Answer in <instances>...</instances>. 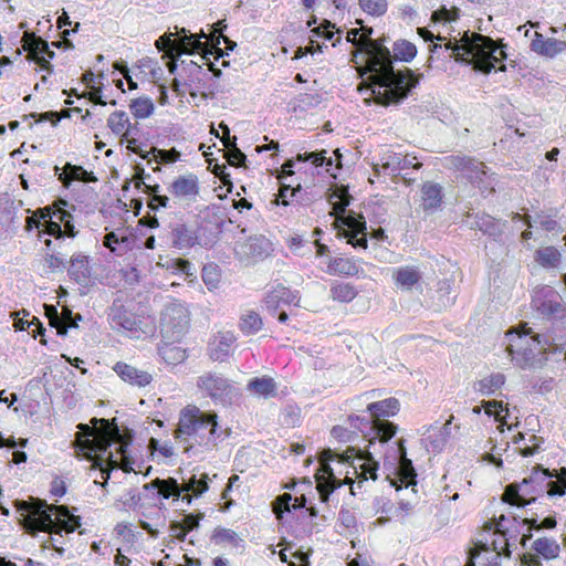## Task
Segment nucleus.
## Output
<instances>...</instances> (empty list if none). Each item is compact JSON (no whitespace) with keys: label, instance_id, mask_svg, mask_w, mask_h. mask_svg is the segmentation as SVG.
<instances>
[{"label":"nucleus","instance_id":"nucleus-1","mask_svg":"<svg viewBox=\"0 0 566 566\" xmlns=\"http://www.w3.org/2000/svg\"><path fill=\"white\" fill-rule=\"evenodd\" d=\"M352 428L358 430L368 441L365 451L356 448L347 449L342 455V462L347 463L358 483L377 479L378 462L375 455H382L385 461L396 467L398 475L407 486L415 484L416 471L410 459L407 458V450L403 441L390 442L397 432V426L390 421H376L370 415L348 417Z\"/></svg>","mask_w":566,"mask_h":566},{"label":"nucleus","instance_id":"nucleus-2","mask_svg":"<svg viewBox=\"0 0 566 566\" xmlns=\"http://www.w3.org/2000/svg\"><path fill=\"white\" fill-rule=\"evenodd\" d=\"M360 24L365 65L359 67L360 75L367 76V90L377 104L388 106L405 99L411 88L416 87L421 74L413 73L410 69L395 71L390 51L380 40H373V28Z\"/></svg>","mask_w":566,"mask_h":566},{"label":"nucleus","instance_id":"nucleus-3","mask_svg":"<svg viewBox=\"0 0 566 566\" xmlns=\"http://www.w3.org/2000/svg\"><path fill=\"white\" fill-rule=\"evenodd\" d=\"M92 427L85 423L77 426L78 431L73 442L74 449L98 469L105 480V486L113 469L126 472L133 470L127 451L129 441L123 437L118 427L105 419H92Z\"/></svg>","mask_w":566,"mask_h":566},{"label":"nucleus","instance_id":"nucleus-4","mask_svg":"<svg viewBox=\"0 0 566 566\" xmlns=\"http://www.w3.org/2000/svg\"><path fill=\"white\" fill-rule=\"evenodd\" d=\"M216 412L202 411L196 406L185 407L179 415L175 439L185 452H198V448L210 450L220 437Z\"/></svg>","mask_w":566,"mask_h":566},{"label":"nucleus","instance_id":"nucleus-5","mask_svg":"<svg viewBox=\"0 0 566 566\" xmlns=\"http://www.w3.org/2000/svg\"><path fill=\"white\" fill-rule=\"evenodd\" d=\"M566 492V468L543 469L537 468L521 483L509 484L502 495L505 503L523 507L547 494L549 496L563 495Z\"/></svg>","mask_w":566,"mask_h":566},{"label":"nucleus","instance_id":"nucleus-6","mask_svg":"<svg viewBox=\"0 0 566 566\" xmlns=\"http://www.w3.org/2000/svg\"><path fill=\"white\" fill-rule=\"evenodd\" d=\"M516 335L521 343L516 350L510 349L514 365L522 369L541 368L547 359L549 338L534 334L526 324L518 327Z\"/></svg>","mask_w":566,"mask_h":566},{"label":"nucleus","instance_id":"nucleus-7","mask_svg":"<svg viewBox=\"0 0 566 566\" xmlns=\"http://www.w3.org/2000/svg\"><path fill=\"white\" fill-rule=\"evenodd\" d=\"M327 199L333 207V210L329 212V214L335 217L334 227L338 229L339 235L354 239L359 233L364 234L366 230V221L364 216H344L346 208L350 205L352 200V196L348 193L347 188L343 186L336 187L328 195Z\"/></svg>","mask_w":566,"mask_h":566},{"label":"nucleus","instance_id":"nucleus-8","mask_svg":"<svg viewBox=\"0 0 566 566\" xmlns=\"http://www.w3.org/2000/svg\"><path fill=\"white\" fill-rule=\"evenodd\" d=\"M475 40L480 42L463 63L472 64L475 71L484 74H489L493 70L505 72L506 66L503 61L507 57L506 45H499L493 39L483 34H476Z\"/></svg>","mask_w":566,"mask_h":566},{"label":"nucleus","instance_id":"nucleus-9","mask_svg":"<svg viewBox=\"0 0 566 566\" xmlns=\"http://www.w3.org/2000/svg\"><path fill=\"white\" fill-rule=\"evenodd\" d=\"M298 302L294 292L282 284H276L265 294L263 310L270 316L289 318V315L292 314L291 306H298Z\"/></svg>","mask_w":566,"mask_h":566},{"label":"nucleus","instance_id":"nucleus-10","mask_svg":"<svg viewBox=\"0 0 566 566\" xmlns=\"http://www.w3.org/2000/svg\"><path fill=\"white\" fill-rule=\"evenodd\" d=\"M66 510L62 506L49 505L44 501H36L29 510L28 517L32 526L40 532L52 533L62 517H66Z\"/></svg>","mask_w":566,"mask_h":566},{"label":"nucleus","instance_id":"nucleus-11","mask_svg":"<svg viewBox=\"0 0 566 566\" xmlns=\"http://www.w3.org/2000/svg\"><path fill=\"white\" fill-rule=\"evenodd\" d=\"M197 386L216 402L230 403L238 395L235 387L224 377L213 373H207L197 380Z\"/></svg>","mask_w":566,"mask_h":566},{"label":"nucleus","instance_id":"nucleus-12","mask_svg":"<svg viewBox=\"0 0 566 566\" xmlns=\"http://www.w3.org/2000/svg\"><path fill=\"white\" fill-rule=\"evenodd\" d=\"M447 160L450 164V168L460 171L463 177L469 179L478 188L481 190L489 189L485 184L488 178V167L484 163L469 156H450Z\"/></svg>","mask_w":566,"mask_h":566},{"label":"nucleus","instance_id":"nucleus-13","mask_svg":"<svg viewBox=\"0 0 566 566\" xmlns=\"http://www.w3.org/2000/svg\"><path fill=\"white\" fill-rule=\"evenodd\" d=\"M23 49L29 56L43 70L52 72L50 60L54 57V52L49 49V44L42 38L33 32H25L22 38Z\"/></svg>","mask_w":566,"mask_h":566},{"label":"nucleus","instance_id":"nucleus-14","mask_svg":"<svg viewBox=\"0 0 566 566\" xmlns=\"http://www.w3.org/2000/svg\"><path fill=\"white\" fill-rule=\"evenodd\" d=\"M168 192L179 201H195L200 192L199 179L193 174L181 175L168 186Z\"/></svg>","mask_w":566,"mask_h":566},{"label":"nucleus","instance_id":"nucleus-15","mask_svg":"<svg viewBox=\"0 0 566 566\" xmlns=\"http://www.w3.org/2000/svg\"><path fill=\"white\" fill-rule=\"evenodd\" d=\"M532 548L536 554L524 553L522 556V565L524 566H543L538 556L545 559H553L558 556L559 545L558 543L548 537H539L534 541Z\"/></svg>","mask_w":566,"mask_h":566},{"label":"nucleus","instance_id":"nucleus-16","mask_svg":"<svg viewBox=\"0 0 566 566\" xmlns=\"http://www.w3.org/2000/svg\"><path fill=\"white\" fill-rule=\"evenodd\" d=\"M167 41L171 49H176V55L191 54L195 51L202 50L203 59L209 60L208 55H214L216 60L223 56V51L217 46L210 49H203L206 44L201 43L195 35H185L179 41L171 40L170 38L161 39Z\"/></svg>","mask_w":566,"mask_h":566},{"label":"nucleus","instance_id":"nucleus-17","mask_svg":"<svg viewBox=\"0 0 566 566\" xmlns=\"http://www.w3.org/2000/svg\"><path fill=\"white\" fill-rule=\"evenodd\" d=\"M235 336L231 331L220 329L211 337L208 346L209 356L214 361H223L233 348Z\"/></svg>","mask_w":566,"mask_h":566},{"label":"nucleus","instance_id":"nucleus-18","mask_svg":"<svg viewBox=\"0 0 566 566\" xmlns=\"http://www.w3.org/2000/svg\"><path fill=\"white\" fill-rule=\"evenodd\" d=\"M532 304L542 315H553L560 308V295L551 286L535 290Z\"/></svg>","mask_w":566,"mask_h":566},{"label":"nucleus","instance_id":"nucleus-19","mask_svg":"<svg viewBox=\"0 0 566 566\" xmlns=\"http://www.w3.org/2000/svg\"><path fill=\"white\" fill-rule=\"evenodd\" d=\"M316 489L319 493L322 502H328L329 495L339 486L343 482L335 475L334 470L326 461H322L319 469L315 474Z\"/></svg>","mask_w":566,"mask_h":566},{"label":"nucleus","instance_id":"nucleus-20","mask_svg":"<svg viewBox=\"0 0 566 566\" xmlns=\"http://www.w3.org/2000/svg\"><path fill=\"white\" fill-rule=\"evenodd\" d=\"M113 369L123 381L132 386L142 388L153 381V375L150 373L123 361L116 363Z\"/></svg>","mask_w":566,"mask_h":566},{"label":"nucleus","instance_id":"nucleus-21","mask_svg":"<svg viewBox=\"0 0 566 566\" xmlns=\"http://www.w3.org/2000/svg\"><path fill=\"white\" fill-rule=\"evenodd\" d=\"M530 48L531 51L537 55L554 59L566 50V41H559L554 38H545L542 33L535 32Z\"/></svg>","mask_w":566,"mask_h":566},{"label":"nucleus","instance_id":"nucleus-22","mask_svg":"<svg viewBox=\"0 0 566 566\" xmlns=\"http://www.w3.org/2000/svg\"><path fill=\"white\" fill-rule=\"evenodd\" d=\"M478 33H469L468 31L463 33L462 38L459 41H447L444 43V49L450 50L452 57L457 62H464L468 60L472 51L476 48L480 41L475 40Z\"/></svg>","mask_w":566,"mask_h":566},{"label":"nucleus","instance_id":"nucleus-23","mask_svg":"<svg viewBox=\"0 0 566 566\" xmlns=\"http://www.w3.org/2000/svg\"><path fill=\"white\" fill-rule=\"evenodd\" d=\"M211 478L205 473H192L188 479L182 480V490H184V496L182 501H186L187 504L191 503V495L193 496H200L209 489V482H211Z\"/></svg>","mask_w":566,"mask_h":566},{"label":"nucleus","instance_id":"nucleus-24","mask_svg":"<svg viewBox=\"0 0 566 566\" xmlns=\"http://www.w3.org/2000/svg\"><path fill=\"white\" fill-rule=\"evenodd\" d=\"M115 323L112 326L114 329L136 339L153 336L156 328L151 325L153 321H115Z\"/></svg>","mask_w":566,"mask_h":566},{"label":"nucleus","instance_id":"nucleus-25","mask_svg":"<svg viewBox=\"0 0 566 566\" xmlns=\"http://www.w3.org/2000/svg\"><path fill=\"white\" fill-rule=\"evenodd\" d=\"M211 541L218 546L234 549L240 553H243L245 549L244 539L231 528L216 527L211 535Z\"/></svg>","mask_w":566,"mask_h":566},{"label":"nucleus","instance_id":"nucleus-26","mask_svg":"<svg viewBox=\"0 0 566 566\" xmlns=\"http://www.w3.org/2000/svg\"><path fill=\"white\" fill-rule=\"evenodd\" d=\"M422 279L418 268L403 265L394 270L392 280L395 285L402 291H411Z\"/></svg>","mask_w":566,"mask_h":566},{"label":"nucleus","instance_id":"nucleus-27","mask_svg":"<svg viewBox=\"0 0 566 566\" xmlns=\"http://www.w3.org/2000/svg\"><path fill=\"white\" fill-rule=\"evenodd\" d=\"M359 270L358 261L347 256L331 258L326 266V273L335 276H355Z\"/></svg>","mask_w":566,"mask_h":566},{"label":"nucleus","instance_id":"nucleus-28","mask_svg":"<svg viewBox=\"0 0 566 566\" xmlns=\"http://www.w3.org/2000/svg\"><path fill=\"white\" fill-rule=\"evenodd\" d=\"M400 409V402L396 398H387L367 406V411L376 421H387L386 418L394 417Z\"/></svg>","mask_w":566,"mask_h":566},{"label":"nucleus","instance_id":"nucleus-29","mask_svg":"<svg viewBox=\"0 0 566 566\" xmlns=\"http://www.w3.org/2000/svg\"><path fill=\"white\" fill-rule=\"evenodd\" d=\"M306 505V497L304 494L300 496H292L290 493L279 495L273 502V512L277 518H282L285 512L302 509Z\"/></svg>","mask_w":566,"mask_h":566},{"label":"nucleus","instance_id":"nucleus-30","mask_svg":"<svg viewBox=\"0 0 566 566\" xmlns=\"http://www.w3.org/2000/svg\"><path fill=\"white\" fill-rule=\"evenodd\" d=\"M69 274L78 283L85 282L92 274L90 258L83 253L72 255Z\"/></svg>","mask_w":566,"mask_h":566},{"label":"nucleus","instance_id":"nucleus-31","mask_svg":"<svg viewBox=\"0 0 566 566\" xmlns=\"http://www.w3.org/2000/svg\"><path fill=\"white\" fill-rule=\"evenodd\" d=\"M161 342L176 343L187 332V321H159Z\"/></svg>","mask_w":566,"mask_h":566},{"label":"nucleus","instance_id":"nucleus-32","mask_svg":"<svg viewBox=\"0 0 566 566\" xmlns=\"http://www.w3.org/2000/svg\"><path fill=\"white\" fill-rule=\"evenodd\" d=\"M247 388L249 391H251L253 395L262 398H271L276 395L277 391V385L274 381L273 378L263 376V377H255L251 379Z\"/></svg>","mask_w":566,"mask_h":566},{"label":"nucleus","instance_id":"nucleus-33","mask_svg":"<svg viewBox=\"0 0 566 566\" xmlns=\"http://www.w3.org/2000/svg\"><path fill=\"white\" fill-rule=\"evenodd\" d=\"M421 199L424 211L438 209L442 203V188L438 184L424 182L421 188Z\"/></svg>","mask_w":566,"mask_h":566},{"label":"nucleus","instance_id":"nucleus-34","mask_svg":"<svg viewBox=\"0 0 566 566\" xmlns=\"http://www.w3.org/2000/svg\"><path fill=\"white\" fill-rule=\"evenodd\" d=\"M59 180L63 184L64 187H69L72 181H95L96 178L92 176V172L86 171L82 166H76L67 163L63 172L59 175Z\"/></svg>","mask_w":566,"mask_h":566},{"label":"nucleus","instance_id":"nucleus-35","mask_svg":"<svg viewBox=\"0 0 566 566\" xmlns=\"http://www.w3.org/2000/svg\"><path fill=\"white\" fill-rule=\"evenodd\" d=\"M534 261L544 269H555L562 261V253L553 245L541 247L534 253Z\"/></svg>","mask_w":566,"mask_h":566},{"label":"nucleus","instance_id":"nucleus-36","mask_svg":"<svg viewBox=\"0 0 566 566\" xmlns=\"http://www.w3.org/2000/svg\"><path fill=\"white\" fill-rule=\"evenodd\" d=\"M107 127L115 136L120 138L130 135L132 124L126 112L115 111L107 118Z\"/></svg>","mask_w":566,"mask_h":566},{"label":"nucleus","instance_id":"nucleus-37","mask_svg":"<svg viewBox=\"0 0 566 566\" xmlns=\"http://www.w3.org/2000/svg\"><path fill=\"white\" fill-rule=\"evenodd\" d=\"M504 382L505 376L503 374L493 373L474 382L473 388L482 396H492L502 388Z\"/></svg>","mask_w":566,"mask_h":566},{"label":"nucleus","instance_id":"nucleus-38","mask_svg":"<svg viewBox=\"0 0 566 566\" xmlns=\"http://www.w3.org/2000/svg\"><path fill=\"white\" fill-rule=\"evenodd\" d=\"M171 240L175 248L187 249L198 242V235L186 224H178L171 231Z\"/></svg>","mask_w":566,"mask_h":566},{"label":"nucleus","instance_id":"nucleus-39","mask_svg":"<svg viewBox=\"0 0 566 566\" xmlns=\"http://www.w3.org/2000/svg\"><path fill=\"white\" fill-rule=\"evenodd\" d=\"M505 522H506V517L503 514H501L497 518L494 520V533L499 534L500 538L493 541V547L497 555L510 557L511 551H510L509 541L505 537V534L507 531Z\"/></svg>","mask_w":566,"mask_h":566},{"label":"nucleus","instance_id":"nucleus-40","mask_svg":"<svg viewBox=\"0 0 566 566\" xmlns=\"http://www.w3.org/2000/svg\"><path fill=\"white\" fill-rule=\"evenodd\" d=\"M150 486L154 489H157L159 491V494L164 499H182L184 490L181 484L177 482L175 479H168V480H160L155 479L151 481Z\"/></svg>","mask_w":566,"mask_h":566},{"label":"nucleus","instance_id":"nucleus-41","mask_svg":"<svg viewBox=\"0 0 566 566\" xmlns=\"http://www.w3.org/2000/svg\"><path fill=\"white\" fill-rule=\"evenodd\" d=\"M158 353L165 363L172 366L181 364L187 358L186 349L175 346L174 343L161 342Z\"/></svg>","mask_w":566,"mask_h":566},{"label":"nucleus","instance_id":"nucleus-42","mask_svg":"<svg viewBox=\"0 0 566 566\" xmlns=\"http://www.w3.org/2000/svg\"><path fill=\"white\" fill-rule=\"evenodd\" d=\"M557 214L558 211L556 209L541 210L535 213L534 223L538 229L545 232L556 231L559 229Z\"/></svg>","mask_w":566,"mask_h":566},{"label":"nucleus","instance_id":"nucleus-43","mask_svg":"<svg viewBox=\"0 0 566 566\" xmlns=\"http://www.w3.org/2000/svg\"><path fill=\"white\" fill-rule=\"evenodd\" d=\"M358 294L357 289L352 283H336L331 287V296L334 301L342 303L352 302Z\"/></svg>","mask_w":566,"mask_h":566},{"label":"nucleus","instance_id":"nucleus-44","mask_svg":"<svg viewBox=\"0 0 566 566\" xmlns=\"http://www.w3.org/2000/svg\"><path fill=\"white\" fill-rule=\"evenodd\" d=\"M129 109L135 118L144 119L154 112V104L148 97L134 98L129 103Z\"/></svg>","mask_w":566,"mask_h":566},{"label":"nucleus","instance_id":"nucleus-45","mask_svg":"<svg viewBox=\"0 0 566 566\" xmlns=\"http://www.w3.org/2000/svg\"><path fill=\"white\" fill-rule=\"evenodd\" d=\"M394 54L400 61L410 62L417 55V48L410 41L398 40L394 44Z\"/></svg>","mask_w":566,"mask_h":566},{"label":"nucleus","instance_id":"nucleus-46","mask_svg":"<svg viewBox=\"0 0 566 566\" xmlns=\"http://www.w3.org/2000/svg\"><path fill=\"white\" fill-rule=\"evenodd\" d=\"M460 17V10L457 7H452L450 9L446 7H441L440 9L436 10L431 14V21L434 23H446V22H453L458 20Z\"/></svg>","mask_w":566,"mask_h":566},{"label":"nucleus","instance_id":"nucleus-47","mask_svg":"<svg viewBox=\"0 0 566 566\" xmlns=\"http://www.w3.org/2000/svg\"><path fill=\"white\" fill-rule=\"evenodd\" d=\"M361 10L370 15L380 17L387 11L386 0H358Z\"/></svg>","mask_w":566,"mask_h":566},{"label":"nucleus","instance_id":"nucleus-48","mask_svg":"<svg viewBox=\"0 0 566 566\" xmlns=\"http://www.w3.org/2000/svg\"><path fill=\"white\" fill-rule=\"evenodd\" d=\"M302 191V186L297 185L294 188H291L289 185H281L277 193V198L275 200L276 205L289 206L294 198Z\"/></svg>","mask_w":566,"mask_h":566},{"label":"nucleus","instance_id":"nucleus-49","mask_svg":"<svg viewBox=\"0 0 566 566\" xmlns=\"http://www.w3.org/2000/svg\"><path fill=\"white\" fill-rule=\"evenodd\" d=\"M32 326H33L32 334H33L34 338H36L38 335H40L41 337L44 336L45 329H44L43 325L41 324V321H13V327L15 328V331H27ZM40 342L43 345L46 344V340L44 338H41Z\"/></svg>","mask_w":566,"mask_h":566},{"label":"nucleus","instance_id":"nucleus-50","mask_svg":"<svg viewBox=\"0 0 566 566\" xmlns=\"http://www.w3.org/2000/svg\"><path fill=\"white\" fill-rule=\"evenodd\" d=\"M346 41L356 46V51L353 53L352 62L359 64L358 57H364L363 39L359 29H352L347 32Z\"/></svg>","mask_w":566,"mask_h":566},{"label":"nucleus","instance_id":"nucleus-51","mask_svg":"<svg viewBox=\"0 0 566 566\" xmlns=\"http://www.w3.org/2000/svg\"><path fill=\"white\" fill-rule=\"evenodd\" d=\"M154 160L158 164L176 163L180 158V153L175 148L171 149H153Z\"/></svg>","mask_w":566,"mask_h":566},{"label":"nucleus","instance_id":"nucleus-52","mask_svg":"<svg viewBox=\"0 0 566 566\" xmlns=\"http://www.w3.org/2000/svg\"><path fill=\"white\" fill-rule=\"evenodd\" d=\"M202 280L210 291L217 289L220 282V272L214 266H205L202 270Z\"/></svg>","mask_w":566,"mask_h":566},{"label":"nucleus","instance_id":"nucleus-53","mask_svg":"<svg viewBox=\"0 0 566 566\" xmlns=\"http://www.w3.org/2000/svg\"><path fill=\"white\" fill-rule=\"evenodd\" d=\"M326 150L298 154V161H311L315 167H321L325 163Z\"/></svg>","mask_w":566,"mask_h":566},{"label":"nucleus","instance_id":"nucleus-54","mask_svg":"<svg viewBox=\"0 0 566 566\" xmlns=\"http://www.w3.org/2000/svg\"><path fill=\"white\" fill-rule=\"evenodd\" d=\"M484 411L488 416H494L496 420H500L501 413L503 411H507L504 408L502 401L493 400V401H484L483 403Z\"/></svg>","mask_w":566,"mask_h":566},{"label":"nucleus","instance_id":"nucleus-55","mask_svg":"<svg viewBox=\"0 0 566 566\" xmlns=\"http://www.w3.org/2000/svg\"><path fill=\"white\" fill-rule=\"evenodd\" d=\"M49 325L56 329V334L66 335L70 328H77V321H48Z\"/></svg>","mask_w":566,"mask_h":566},{"label":"nucleus","instance_id":"nucleus-56","mask_svg":"<svg viewBox=\"0 0 566 566\" xmlns=\"http://www.w3.org/2000/svg\"><path fill=\"white\" fill-rule=\"evenodd\" d=\"M228 150H229V153L227 155V159H228L229 165L234 166V167H239V166L244 164L247 157L237 147V145H234V147H230V149H228Z\"/></svg>","mask_w":566,"mask_h":566},{"label":"nucleus","instance_id":"nucleus-57","mask_svg":"<svg viewBox=\"0 0 566 566\" xmlns=\"http://www.w3.org/2000/svg\"><path fill=\"white\" fill-rule=\"evenodd\" d=\"M203 514H186L181 521L185 526L186 532H191L196 530L200 525V521L202 520Z\"/></svg>","mask_w":566,"mask_h":566},{"label":"nucleus","instance_id":"nucleus-58","mask_svg":"<svg viewBox=\"0 0 566 566\" xmlns=\"http://www.w3.org/2000/svg\"><path fill=\"white\" fill-rule=\"evenodd\" d=\"M523 522L530 525V530L554 528L556 526V520L552 516L545 517L539 524H537L536 520L528 518H524Z\"/></svg>","mask_w":566,"mask_h":566},{"label":"nucleus","instance_id":"nucleus-59","mask_svg":"<svg viewBox=\"0 0 566 566\" xmlns=\"http://www.w3.org/2000/svg\"><path fill=\"white\" fill-rule=\"evenodd\" d=\"M263 321H243L240 328L244 335H254L262 329Z\"/></svg>","mask_w":566,"mask_h":566},{"label":"nucleus","instance_id":"nucleus-60","mask_svg":"<svg viewBox=\"0 0 566 566\" xmlns=\"http://www.w3.org/2000/svg\"><path fill=\"white\" fill-rule=\"evenodd\" d=\"M59 203H63V206H67V201L64 199H57L52 205H49L44 208H39L38 213H43L44 222L48 220H53L55 214V208L59 207Z\"/></svg>","mask_w":566,"mask_h":566},{"label":"nucleus","instance_id":"nucleus-61","mask_svg":"<svg viewBox=\"0 0 566 566\" xmlns=\"http://www.w3.org/2000/svg\"><path fill=\"white\" fill-rule=\"evenodd\" d=\"M168 268H171L180 273L186 274L187 276L192 275L191 270V263L188 260L185 259H174L171 260V264L168 265Z\"/></svg>","mask_w":566,"mask_h":566},{"label":"nucleus","instance_id":"nucleus-62","mask_svg":"<svg viewBox=\"0 0 566 566\" xmlns=\"http://www.w3.org/2000/svg\"><path fill=\"white\" fill-rule=\"evenodd\" d=\"M43 232H45L56 239L63 238V230L61 228V224H60V222H57L55 220H48L45 222V229Z\"/></svg>","mask_w":566,"mask_h":566},{"label":"nucleus","instance_id":"nucleus-63","mask_svg":"<svg viewBox=\"0 0 566 566\" xmlns=\"http://www.w3.org/2000/svg\"><path fill=\"white\" fill-rule=\"evenodd\" d=\"M169 203V198L167 196H163L159 193H155L150 197L148 202V207L151 210H157L158 208H167Z\"/></svg>","mask_w":566,"mask_h":566},{"label":"nucleus","instance_id":"nucleus-64","mask_svg":"<svg viewBox=\"0 0 566 566\" xmlns=\"http://www.w3.org/2000/svg\"><path fill=\"white\" fill-rule=\"evenodd\" d=\"M219 127L222 129V133H223V136L221 137V142H222L223 146L227 149H230V147H234V145H237V137L230 136V128L228 127V125L224 123H220Z\"/></svg>","mask_w":566,"mask_h":566}]
</instances>
